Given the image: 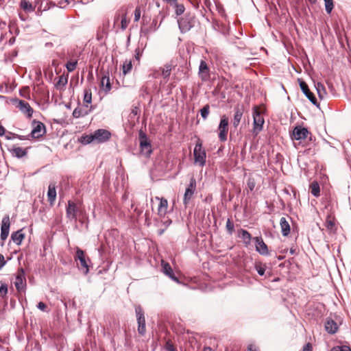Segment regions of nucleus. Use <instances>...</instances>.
I'll list each match as a JSON object with an SVG mask.
<instances>
[{
	"label": "nucleus",
	"instance_id": "obj_1",
	"mask_svg": "<svg viewBox=\"0 0 351 351\" xmlns=\"http://www.w3.org/2000/svg\"><path fill=\"white\" fill-rule=\"evenodd\" d=\"M193 156L195 164H198L200 167L205 165L206 154L205 149L202 147V143L199 139L197 141L194 148Z\"/></svg>",
	"mask_w": 351,
	"mask_h": 351
},
{
	"label": "nucleus",
	"instance_id": "obj_2",
	"mask_svg": "<svg viewBox=\"0 0 351 351\" xmlns=\"http://www.w3.org/2000/svg\"><path fill=\"white\" fill-rule=\"evenodd\" d=\"M291 138L296 141H305L308 139L309 141H311L312 134L307 128L302 126H296L293 130ZM302 143V141H300V144Z\"/></svg>",
	"mask_w": 351,
	"mask_h": 351
},
{
	"label": "nucleus",
	"instance_id": "obj_3",
	"mask_svg": "<svg viewBox=\"0 0 351 351\" xmlns=\"http://www.w3.org/2000/svg\"><path fill=\"white\" fill-rule=\"evenodd\" d=\"M135 313L138 323V332L143 336L146 332L145 317L144 311L140 305L135 306Z\"/></svg>",
	"mask_w": 351,
	"mask_h": 351
},
{
	"label": "nucleus",
	"instance_id": "obj_4",
	"mask_svg": "<svg viewBox=\"0 0 351 351\" xmlns=\"http://www.w3.org/2000/svg\"><path fill=\"white\" fill-rule=\"evenodd\" d=\"M179 28L182 33L189 31L194 26V16L186 14L178 20Z\"/></svg>",
	"mask_w": 351,
	"mask_h": 351
},
{
	"label": "nucleus",
	"instance_id": "obj_5",
	"mask_svg": "<svg viewBox=\"0 0 351 351\" xmlns=\"http://www.w3.org/2000/svg\"><path fill=\"white\" fill-rule=\"evenodd\" d=\"M138 136L141 152L144 153L147 156H149L152 152L150 141L146 134L141 130L139 131Z\"/></svg>",
	"mask_w": 351,
	"mask_h": 351
},
{
	"label": "nucleus",
	"instance_id": "obj_6",
	"mask_svg": "<svg viewBox=\"0 0 351 351\" xmlns=\"http://www.w3.org/2000/svg\"><path fill=\"white\" fill-rule=\"evenodd\" d=\"M261 112L257 106L253 108V125H254V132L256 134L262 130L263 125L265 122Z\"/></svg>",
	"mask_w": 351,
	"mask_h": 351
},
{
	"label": "nucleus",
	"instance_id": "obj_7",
	"mask_svg": "<svg viewBox=\"0 0 351 351\" xmlns=\"http://www.w3.org/2000/svg\"><path fill=\"white\" fill-rule=\"evenodd\" d=\"M228 118L226 115L221 116L218 126L219 138L221 142H225L227 140V134L228 132Z\"/></svg>",
	"mask_w": 351,
	"mask_h": 351
},
{
	"label": "nucleus",
	"instance_id": "obj_8",
	"mask_svg": "<svg viewBox=\"0 0 351 351\" xmlns=\"http://www.w3.org/2000/svg\"><path fill=\"white\" fill-rule=\"evenodd\" d=\"M75 259L80 261L81 267L84 269V274L86 275L89 272L88 262H90V259L86 257L84 252L79 247H77Z\"/></svg>",
	"mask_w": 351,
	"mask_h": 351
},
{
	"label": "nucleus",
	"instance_id": "obj_9",
	"mask_svg": "<svg viewBox=\"0 0 351 351\" xmlns=\"http://www.w3.org/2000/svg\"><path fill=\"white\" fill-rule=\"evenodd\" d=\"M13 283L19 292L25 290L26 287V279L25 276V272L23 268L20 269L18 271Z\"/></svg>",
	"mask_w": 351,
	"mask_h": 351
},
{
	"label": "nucleus",
	"instance_id": "obj_10",
	"mask_svg": "<svg viewBox=\"0 0 351 351\" xmlns=\"http://www.w3.org/2000/svg\"><path fill=\"white\" fill-rule=\"evenodd\" d=\"M33 129L29 136L34 138L43 136L46 133L45 125L40 121L34 120L32 122Z\"/></svg>",
	"mask_w": 351,
	"mask_h": 351
},
{
	"label": "nucleus",
	"instance_id": "obj_11",
	"mask_svg": "<svg viewBox=\"0 0 351 351\" xmlns=\"http://www.w3.org/2000/svg\"><path fill=\"white\" fill-rule=\"evenodd\" d=\"M195 189H196V180L193 177L190 179L189 185L186 189V191H185V193L184 195L183 202L185 205H186L189 203V202L191 200V199L192 198Z\"/></svg>",
	"mask_w": 351,
	"mask_h": 351
},
{
	"label": "nucleus",
	"instance_id": "obj_12",
	"mask_svg": "<svg viewBox=\"0 0 351 351\" xmlns=\"http://www.w3.org/2000/svg\"><path fill=\"white\" fill-rule=\"evenodd\" d=\"M198 75L202 81L206 82L210 79V69L207 63L202 60L199 66Z\"/></svg>",
	"mask_w": 351,
	"mask_h": 351
},
{
	"label": "nucleus",
	"instance_id": "obj_13",
	"mask_svg": "<svg viewBox=\"0 0 351 351\" xmlns=\"http://www.w3.org/2000/svg\"><path fill=\"white\" fill-rule=\"evenodd\" d=\"M299 84L302 93L305 95V96L312 102L313 105L318 106L317 99L314 94L310 91L307 84L305 82L299 80Z\"/></svg>",
	"mask_w": 351,
	"mask_h": 351
},
{
	"label": "nucleus",
	"instance_id": "obj_14",
	"mask_svg": "<svg viewBox=\"0 0 351 351\" xmlns=\"http://www.w3.org/2000/svg\"><path fill=\"white\" fill-rule=\"evenodd\" d=\"M254 240L255 241L256 250L261 255H269L267 245L263 241V238L261 237H256L254 238Z\"/></svg>",
	"mask_w": 351,
	"mask_h": 351
},
{
	"label": "nucleus",
	"instance_id": "obj_15",
	"mask_svg": "<svg viewBox=\"0 0 351 351\" xmlns=\"http://www.w3.org/2000/svg\"><path fill=\"white\" fill-rule=\"evenodd\" d=\"M78 212V208L75 203L72 201L68 202V205L66 207V217L70 221H77V213Z\"/></svg>",
	"mask_w": 351,
	"mask_h": 351
},
{
	"label": "nucleus",
	"instance_id": "obj_16",
	"mask_svg": "<svg viewBox=\"0 0 351 351\" xmlns=\"http://www.w3.org/2000/svg\"><path fill=\"white\" fill-rule=\"evenodd\" d=\"M10 221L8 215H5L3 217L1 221V239L3 241H5L9 234L10 232Z\"/></svg>",
	"mask_w": 351,
	"mask_h": 351
},
{
	"label": "nucleus",
	"instance_id": "obj_17",
	"mask_svg": "<svg viewBox=\"0 0 351 351\" xmlns=\"http://www.w3.org/2000/svg\"><path fill=\"white\" fill-rule=\"evenodd\" d=\"M93 133L95 139L97 143H104L108 141L111 136L110 132L105 129L97 130Z\"/></svg>",
	"mask_w": 351,
	"mask_h": 351
},
{
	"label": "nucleus",
	"instance_id": "obj_18",
	"mask_svg": "<svg viewBox=\"0 0 351 351\" xmlns=\"http://www.w3.org/2000/svg\"><path fill=\"white\" fill-rule=\"evenodd\" d=\"M93 109V106H89L88 105H84L82 107H77L75 108L73 112V116L75 118L83 117L88 115Z\"/></svg>",
	"mask_w": 351,
	"mask_h": 351
},
{
	"label": "nucleus",
	"instance_id": "obj_19",
	"mask_svg": "<svg viewBox=\"0 0 351 351\" xmlns=\"http://www.w3.org/2000/svg\"><path fill=\"white\" fill-rule=\"evenodd\" d=\"M162 267L163 273L167 276L169 278H171L174 282H178L179 280L176 276L171 267L168 263H165V261H162Z\"/></svg>",
	"mask_w": 351,
	"mask_h": 351
},
{
	"label": "nucleus",
	"instance_id": "obj_20",
	"mask_svg": "<svg viewBox=\"0 0 351 351\" xmlns=\"http://www.w3.org/2000/svg\"><path fill=\"white\" fill-rule=\"evenodd\" d=\"M141 110L138 106H134L131 109V112L128 116V120L130 124L134 125L136 122H138L140 118Z\"/></svg>",
	"mask_w": 351,
	"mask_h": 351
},
{
	"label": "nucleus",
	"instance_id": "obj_21",
	"mask_svg": "<svg viewBox=\"0 0 351 351\" xmlns=\"http://www.w3.org/2000/svg\"><path fill=\"white\" fill-rule=\"evenodd\" d=\"M19 108L22 112L26 114L28 118H31L32 117L33 109L27 101L20 100L19 103Z\"/></svg>",
	"mask_w": 351,
	"mask_h": 351
},
{
	"label": "nucleus",
	"instance_id": "obj_22",
	"mask_svg": "<svg viewBox=\"0 0 351 351\" xmlns=\"http://www.w3.org/2000/svg\"><path fill=\"white\" fill-rule=\"evenodd\" d=\"M325 329L330 334H335L338 330L337 324L332 319L328 318L325 322Z\"/></svg>",
	"mask_w": 351,
	"mask_h": 351
},
{
	"label": "nucleus",
	"instance_id": "obj_23",
	"mask_svg": "<svg viewBox=\"0 0 351 351\" xmlns=\"http://www.w3.org/2000/svg\"><path fill=\"white\" fill-rule=\"evenodd\" d=\"M48 201L51 205H53L56 197V186L53 183H50L47 191Z\"/></svg>",
	"mask_w": 351,
	"mask_h": 351
},
{
	"label": "nucleus",
	"instance_id": "obj_24",
	"mask_svg": "<svg viewBox=\"0 0 351 351\" xmlns=\"http://www.w3.org/2000/svg\"><path fill=\"white\" fill-rule=\"evenodd\" d=\"M157 200H160V204L158 208V213L159 215H165L167 213V209L168 206L167 200L165 198H159L158 197H156Z\"/></svg>",
	"mask_w": 351,
	"mask_h": 351
},
{
	"label": "nucleus",
	"instance_id": "obj_25",
	"mask_svg": "<svg viewBox=\"0 0 351 351\" xmlns=\"http://www.w3.org/2000/svg\"><path fill=\"white\" fill-rule=\"evenodd\" d=\"M280 225L282 235L285 237L288 236L290 233V225L285 217H281Z\"/></svg>",
	"mask_w": 351,
	"mask_h": 351
},
{
	"label": "nucleus",
	"instance_id": "obj_26",
	"mask_svg": "<svg viewBox=\"0 0 351 351\" xmlns=\"http://www.w3.org/2000/svg\"><path fill=\"white\" fill-rule=\"evenodd\" d=\"M25 235L22 233V230H19L16 232H12L11 234V239L15 243L16 245H20L24 239Z\"/></svg>",
	"mask_w": 351,
	"mask_h": 351
},
{
	"label": "nucleus",
	"instance_id": "obj_27",
	"mask_svg": "<svg viewBox=\"0 0 351 351\" xmlns=\"http://www.w3.org/2000/svg\"><path fill=\"white\" fill-rule=\"evenodd\" d=\"M239 237H241L245 245H248L252 240V236L250 233L244 229L239 230Z\"/></svg>",
	"mask_w": 351,
	"mask_h": 351
},
{
	"label": "nucleus",
	"instance_id": "obj_28",
	"mask_svg": "<svg viewBox=\"0 0 351 351\" xmlns=\"http://www.w3.org/2000/svg\"><path fill=\"white\" fill-rule=\"evenodd\" d=\"M242 116L243 110L239 108H237L235 109L234 119L232 120V125L234 128H237V126L239 125Z\"/></svg>",
	"mask_w": 351,
	"mask_h": 351
},
{
	"label": "nucleus",
	"instance_id": "obj_29",
	"mask_svg": "<svg viewBox=\"0 0 351 351\" xmlns=\"http://www.w3.org/2000/svg\"><path fill=\"white\" fill-rule=\"evenodd\" d=\"M160 15H161V21H160V22H162V21L163 20L165 16L162 15L161 13H160ZM160 25V24H159V25L157 24V21L156 19H154L152 23V25H150V27L147 28V29H143L142 31L145 34H147L149 33L155 32L159 27Z\"/></svg>",
	"mask_w": 351,
	"mask_h": 351
},
{
	"label": "nucleus",
	"instance_id": "obj_30",
	"mask_svg": "<svg viewBox=\"0 0 351 351\" xmlns=\"http://www.w3.org/2000/svg\"><path fill=\"white\" fill-rule=\"evenodd\" d=\"M10 152L13 156L19 158H22L27 154V150L20 147H13Z\"/></svg>",
	"mask_w": 351,
	"mask_h": 351
},
{
	"label": "nucleus",
	"instance_id": "obj_31",
	"mask_svg": "<svg viewBox=\"0 0 351 351\" xmlns=\"http://www.w3.org/2000/svg\"><path fill=\"white\" fill-rule=\"evenodd\" d=\"M172 69V64L169 63H167L165 64L164 68H160V70L162 72V75L164 79L168 80L169 77L171 75V71Z\"/></svg>",
	"mask_w": 351,
	"mask_h": 351
},
{
	"label": "nucleus",
	"instance_id": "obj_32",
	"mask_svg": "<svg viewBox=\"0 0 351 351\" xmlns=\"http://www.w3.org/2000/svg\"><path fill=\"white\" fill-rule=\"evenodd\" d=\"M101 86L104 88L106 93H108L111 89V84L108 76H104L101 80Z\"/></svg>",
	"mask_w": 351,
	"mask_h": 351
},
{
	"label": "nucleus",
	"instance_id": "obj_33",
	"mask_svg": "<svg viewBox=\"0 0 351 351\" xmlns=\"http://www.w3.org/2000/svg\"><path fill=\"white\" fill-rule=\"evenodd\" d=\"M21 8L25 12H32L34 10V8L32 3L27 0H21L20 3Z\"/></svg>",
	"mask_w": 351,
	"mask_h": 351
},
{
	"label": "nucleus",
	"instance_id": "obj_34",
	"mask_svg": "<svg viewBox=\"0 0 351 351\" xmlns=\"http://www.w3.org/2000/svg\"><path fill=\"white\" fill-rule=\"evenodd\" d=\"M84 103L85 105H88L92 102V93L90 88H85L84 90Z\"/></svg>",
	"mask_w": 351,
	"mask_h": 351
},
{
	"label": "nucleus",
	"instance_id": "obj_35",
	"mask_svg": "<svg viewBox=\"0 0 351 351\" xmlns=\"http://www.w3.org/2000/svg\"><path fill=\"white\" fill-rule=\"evenodd\" d=\"M254 267L260 276H263L265 274L266 270L265 264H263L261 262H256Z\"/></svg>",
	"mask_w": 351,
	"mask_h": 351
},
{
	"label": "nucleus",
	"instance_id": "obj_36",
	"mask_svg": "<svg viewBox=\"0 0 351 351\" xmlns=\"http://www.w3.org/2000/svg\"><path fill=\"white\" fill-rule=\"evenodd\" d=\"M315 88L317 90L319 97L322 99L324 98L326 93V89L324 85L319 82L315 84Z\"/></svg>",
	"mask_w": 351,
	"mask_h": 351
},
{
	"label": "nucleus",
	"instance_id": "obj_37",
	"mask_svg": "<svg viewBox=\"0 0 351 351\" xmlns=\"http://www.w3.org/2000/svg\"><path fill=\"white\" fill-rule=\"evenodd\" d=\"M311 194L315 197H318L320 193L319 186L316 182H313L310 185Z\"/></svg>",
	"mask_w": 351,
	"mask_h": 351
},
{
	"label": "nucleus",
	"instance_id": "obj_38",
	"mask_svg": "<svg viewBox=\"0 0 351 351\" xmlns=\"http://www.w3.org/2000/svg\"><path fill=\"white\" fill-rule=\"evenodd\" d=\"M132 69V60H125L123 64V73L126 75L129 73Z\"/></svg>",
	"mask_w": 351,
	"mask_h": 351
},
{
	"label": "nucleus",
	"instance_id": "obj_39",
	"mask_svg": "<svg viewBox=\"0 0 351 351\" xmlns=\"http://www.w3.org/2000/svg\"><path fill=\"white\" fill-rule=\"evenodd\" d=\"M68 82V77H66L64 75H61L59 77V80L56 84V87H64Z\"/></svg>",
	"mask_w": 351,
	"mask_h": 351
},
{
	"label": "nucleus",
	"instance_id": "obj_40",
	"mask_svg": "<svg viewBox=\"0 0 351 351\" xmlns=\"http://www.w3.org/2000/svg\"><path fill=\"white\" fill-rule=\"evenodd\" d=\"M94 141H95V139L94 137V133H93V134H90L89 135H86V136L82 137V143L84 144V145H88V144L91 143Z\"/></svg>",
	"mask_w": 351,
	"mask_h": 351
},
{
	"label": "nucleus",
	"instance_id": "obj_41",
	"mask_svg": "<svg viewBox=\"0 0 351 351\" xmlns=\"http://www.w3.org/2000/svg\"><path fill=\"white\" fill-rule=\"evenodd\" d=\"M77 64V60L68 61L65 66L69 72H73L76 69Z\"/></svg>",
	"mask_w": 351,
	"mask_h": 351
},
{
	"label": "nucleus",
	"instance_id": "obj_42",
	"mask_svg": "<svg viewBox=\"0 0 351 351\" xmlns=\"http://www.w3.org/2000/svg\"><path fill=\"white\" fill-rule=\"evenodd\" d=\"M210 113V106L208 104L205 105L201 110L200 114L204 119H206Z\"/></svg>",
	"mask_w": 351,
	"mask_h": 351
},
{
	"label": "nucleus",
	"instance_id": "obj_43",
	"mask_svg": "<svg viewBox=\"0 0 351 351\" xmlns=\"http://www.w3.org/2000/svg\"><path fill=\"white\" fill-rule=\"evenodd\" d=\"M325 2V10L327 14H330L333 8V0H324Z\"/></svg>",
	"mask_w": 351,
	"mask_h": 351
},
{
	"label": "nucleus",
	"instance_id": "obj_44",
	"mask_svg": "<svg viewBox=\"0 0 351 351\" xmlns=\"http://www.w3.org/2000/svg\"><path fill=\"white\" fill-rule=\"evenodd\" d=\"M176 6V13L178 16L181 15L184 13L185 10V8L183 4L177 3V2L174 3Z\"/></svg>",
	"mask_w": 351,
	"mask_h": 351
},
{
	"label": "nucleus",
	"instance_id": "obj_45",
	"mask_svg": "<svg viewBox=\"0 0 351 351\" xmlns=\"http://www.w3.org/2000/svg\"><path fill=\"white\" fill-rule=\"evenodd\" d=\"M226 227L228 234L231 235L233 233L234 226L230 219H228Z\"/></svg>",
	"mask_w": 351,
	"mask_h": 351
},
{
	"label": "nucleus",
	"instance_id": "obj_46",
	"mask_svg": "<svg viewBox=\"0 0 351 351\" xmlns=\"http://www.w3.org/2000/svg\"><path fill=\"white\" fill-rule=\"evenodd\" d=\"M247 185L249 189L252 191L256 186V182L254 178H249L247 181Z\"/></svg>",
	"mask_w": 351,
	"mask_h": 351
},
{
	"label": "nucleus",
	"instance_id": "obj_47",
	"mask_svg": "<svg viewBox=\"0 0 351 351\" xmlns=\"http://www.w3.org/2000/svg\"><path fill=\"white\" fill-rule=\"evenodd\" d=\"M330 351H351L349 346H335L331 349Z\"/></svg>",
	"mask_w": 351,
	"mask_h": 351
},
{
	"label": "nucleus",
	"instance_id": "obj_48",
	"mask_svg": "<svg viewBox=\"0 0 351 351\" xmlns=\"http://www.w3.org/2000/svg\"><path fill=\"white\" fill-rule=\"evenodd\" d=\"M0 293L2 297L6 295L8 293V287L5 284H1L0 286Z\"/></svg>",
	"mask_w": 351,
	"mask_h": 351
},
{
	"label": "nucleus",
	"instance_id": "obj_49",
	"mask_svg": "<svg viewBox=\"0 0 351 351\" xmlns=\"http://www.w3.org/2000/svg\"><path fill=\"white\" fill-rule=\"evenodd\" d=\"M141 9L140 7H136L134 10V21H138L141 18Z\"/></svg>",
	"mask_w": 351,
	"mask_h": 351
},
{
	"label": "nucleus",
	"instance_id": "obj_50",
	"mask_svg": "<svg viewBox=\"0 0 351 351\" xmlns=\"http://www.w3.org/2000/svg\"><path fill=\"white\" fill-rule=\"evenodd\" d=\"M37 308H38V309H40V311H44V312L47 311V305H46L44 302H38V304H37Z\"/></svg>",
	"mask_w": 351,
	"mask_h": 351
},
{
	"label": "nucleus",
	"instance_id": "obj_51",
	"mask_svg": "<svg viewBox=\"0 0 351 351\" xmlns=\"http://www.w3.org/2000/svg\"><path fill=\"white\" fill-rule=\"evenodd\" d=\"M165 350L167 351H176L173 345L170 342L167 341L165 345Z\"/></svg>",
	"mask_w": 351,
	"mask_h": 351
},
{
	"label": "nucleus",
	"instance_id": "obj_52",
	"mask_svg": "<svg viewBox=\"0 0 351 351\" xmlns=\"http://www.w3.org/2000/svg\"><path fill=\"white\" fill-rule=\"evenodd\" d=\"M142 56V52H141V50L139 48H136L135 49V55L134 58L136 60H137L138 62H140L141 56Z\"/></svg>",
	"mask_w": 351,
	"mask_h": 351
},
{
	"label": "nucleus",
	"instance_id": "obj_53",
	"mask_svg": "<svg viewBox=\"0 0 351 351\" xmlns=\"http://www.w3.org/2000/svg\"><path fill=\"white\" fill-rule=\"evenodd\" d=\"M69 3V0H61L59 1L58 4L60 8H64Z\"/></svg>",
	"mask_w": 351,
	"mask_h": 351
},
{
	"label": "nucleus",
	"instance_id": "obj_54",
	"mask_svg": "<svg viewBox=\"0 0 351 351\" xmlns=\"http://www.w3.org/2000/svg\"><path fill=\"white\" fill-rule=\"evenodd\" d=\"M5 265L4 256L0 254V269Z\"/></svg>",
	"mask_w": 351,
	"mask_h": 351
},
{
	"label": "nucleus",
	"instance_id": "obj_55",
	"mask_svg": "<svg viewBox=\"0 0 351 351\" xmlns=\"http://www.w3.org/2000/svg\"><path fill=\"white\" fill-rule=\"evenodd\" d=\"M302 351H312V347H311V343H306L304 346Z\"/></svg>",
	"mask_w": 351,
	"mask_h": 351
},
{
	"label": "nucleus",
	"instance_id": "obj_56",
	"mask_svg": "<svg viewBox=\"0 0 351 351\" xmlns=\"http://www.w3.org/2000/svg\"><path fill=\"white\" fill-rule=\"evenodd\" d=\"M162 223L165 226V227H168L171 223V220L168 218L164 219L162 220Z\"/></svg>",
	"mask_w": 351,
	"mask_h": 351
},
{
	"label": "nucleus",
	"instance_id": "obj_57",
	"mask_svg": "<svg viewBox=\"0 0 351 351\" xmlns=\"http://www.w3.org/2000/svg\"><path fill=\"white\" fill-rule=\"evenodd\" d=\"M9 134L12 135L14 138H18L20 140H25L26 138L24 136H20L18 134H13L12 132H9Z\"/></svg>",
	"mask_w": 351,
	"mask_h": 351
},
{
	"label": "nucleus",
	"instance_id": "obj_58",
	"mask_svg": "<svg viewBox=\"0 0 351 351\" xmlns=\"http://www.w3.org/2000/svg\"><path fill=\"white\" fill-rule=\"evenodd\" d=\"M334 226L335 223L332 221L329 220L326 221V227L328 228H332Z\"/></svg>",
	"mask_w": 351,
	"mask_h": 351
},
{
	"label": "nucleus",
	"instance_id": "obj_59",
	"mask_svg": "<svg viewBox=\"0 0 351 351\" xmlns=\"http://www.w3.org/2000/svg\"><path fill=\"white\" fill-rule=\"evenodd\" d=\"M126 26H127L126 19L125 18L122 19H121V27H122V29H125Z\"/></svg>",
	"mask_w": 351,
	"mask_h": 351
},
{
	"label": "nucleus",
	"instance_id": "obj_60",
	"mask_svg": "<svg viewBox=\"0 0 351 351\" xmlns=\"http://www.w3.org/2000/svg\"><path fill=\"white\" fill-rule=\"evenodd\" d=\"M5 133V128L0 125V136H3Z\"/></svg>",
	"mask_w": 351,
	"mask_h": 351
},
{
	"label": "nucleus",
	"instance_id": "obj_61",
	"mask_svg": "<svg viewBox=\"0 0 351 351\" xmlns=\"http://www.w3.org/2000/svg\"><path fill=\"white\" fill-rule=\"evenodd\" d=\"M45 45L46 47H52L53 45L52 43L48 42V43H46Z\"/></svg>",
	"mask_w": 351,
	"mask_h": 351
},
{
	"label": "nucleus",
	"instance_id": "obj_62",
	"mask_svg": "<svg viewBox=\"0 0 351 351\" xmlns=\"http://www.w3.org/2000/svg\"><path fill=\"white\" fill-rule=\"evenodd\" d=\"M158 71H156L152 74V77H154V78L158 77Z\"/></svg>",
	"mask_w": 351,
	"mask_h": 351
},
{
	"label": "nucleus",
	"instance_id": "obj_63",
	"mask_svg": "<svg viewBox=\"0 0 351 351\" xmlns=\"http://www.w3.org/2000/svg\"><path fill=\"white\" fill-rule=\"evenodd\" d=\"M12 138H14L13 136L10 135L9 134H8V135L6 136V138L8 140L12 139Z\"/></svg>",
	"mask_w": 351,
	"mask_h": 351
},
{
	"label": "nucleus",
	"instance_id": "obj_64",
	"mask_svg": "<svg viewBox=\"0 0 351 351\" xmlns=\"http://www.w3.org/2000/svg\"><path fill=\"white\" fill-rule=\"evenodd\" d=\"M247 351H256L255 350H253L251 346H249L247 348Z\"/></svg>",
	"mask_w": 351,
	"mask_h": 351
}]
</instances>
